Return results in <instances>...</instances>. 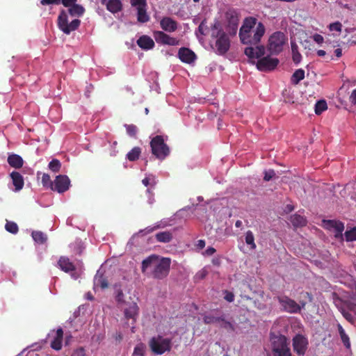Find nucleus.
Segmentation results:
<instances>
[{
    "label": "nucleus",
    "mask_w": 356,
    "mask_h": 356,
    "mask_svg": "<svg viewBox=\"0 0 356 356\" xmlns=\"http://www.w3.org/2000/svg\"><path fill=\"white\" fill-rule=\"evenodd\" d=\"M72 339V336L71 334L66 335V337H65V344L66 345L70 344V343L71 342Z\"/></svg>",
    "instance_id": "nucleus-64"
},
{
    "label": "nucleus",
    "mask_w": 356,
    "mask_h": 356,
    "mask_svg": "<svg viewBox=\"0 0 356 356\" xmlns=\"http://www.w3.org/2000/svg\"><path fill=\"white\" fill-rule=\"evenodd\" d=\"M156 264V254H152L144 259L142 263V272L145 273L152 266Z\"/></svg>",
    "instance_id": "nucleus-31"
},
{
    "label": "nucleus",
    "mask_w": 356,
    "mask_h": 356,
    "mask_svg": "<svg viewBox=\"0 0 356 356\" xmlns=\"http://www.w3.org/2000/svg\"><path fill=\"white\" fill-rule=\"evenodd\" d=\"M6 229L13 234H16L19 232V227L15 222L7 221V223H6Z\"/></svg>",
    "instance_id": "nucleus-41"
},
{
    "label": "nucleus",
    "mask_w": 356,
    "mask_h": 356,
    "mask_svg": "<svg viewBox=\"0 0 356 356\" xmlns=\"http://www.w3.org/2000/svg\"><path fill=\"white\" fill-rule=\"evenodd\" d=\"M348 308L349 311L353 312L355 314V316L356 317V303H349Z\"/></svg>",
    "instance_id": "nucleus-60"
},
{
    "label": "nucleus",
    "mask_w": 356,
    "mask_h": 356,
    "mask_svg": "<svg viewBox=\"0 0 356 356\" xmlns=\"http://www.w3.org/2000/svg\"><path fill=\"white\" fill-rule=\"evenodd\" d=\"M61 167V162L57 159H54L49 163V169L55 173L60 172Z\"/></svg>",
    "instance_id": "nucleus-39"
},
{
    "label": "nucleus",
    "mask_w": 356,
    "mask_h": 356,
    "mask_svg": "<svg viewBox=\"0 0 356 356\" xmlns=\"http://www.w3.org/2000/svg\"><path fill=\"white\" fill-rule=\"evenodd\" d=\"M157 42L175 46L179 44V40L176 39V38H172L170 35H167L163 31H157Z\"/></svg>",
    "instance_id": "nucleus-18"
},
{
    "label": "nucleus",
    "mask_w": 356,
    "mask_h": 356,
    "mask_svg": "<svg viewBox=\"0 0 356 356\" xmlns=\"http://www.w3.org/2000/svg\"><path fill=\"white\" fill-rule=\"evenodd\" d=\"M42 182L44 187H49L52 190L54 181H51V177L49 174H43L42 177Z\"/></svg>",
    "instance_id": "nucleus-42"
},
{
    "label": "nucleus",
    "mask_w": 356,
    "mask_h": 356,
    "mask_svg": "<svg viewBox=\"0 0 356 356\" xmlns=\"http://www.w3.org/2000/svg\"><path fill=\"white\" fill-rule=\"evenodd\" d=\"M203 321L206 324L216 323L226 329H232V324L225 319L223 316H215V314H205L203 317Z\"/></svg>",
    "instance_id": "nucleus-13"
},
{
    "label": "nucleus",
    "mask_w": 356,
    "mask_h": 356,
    "mask_svg": "<svg viewBox=\"0 0 356 356\" xmlns=\"http://www.w3.org/2000/svg\"><path fill=\"white\" fill-rule=\"evenodd\" d=\"M346 239L347 241H356V227L345 233Z\"/></svg>",
    "instance_id": "nucleus-43"
},
{
    "label": "nucleus",
    "mask_w": 356,
    "mask_h": 356,
    "mask_svg": "<svg viewBox=\"0 0 356 356\" xmlns=\"http://www.w3.org/2000/svg\"><path fill=\"white\" fill-rule=\"evenodd\" d=\"M68 13L71 16H82L85 13V8L76 3L69 8Z\"/></svg>",
    "instance_id": "nucleus-30"
},
{
    "label": "nucleus",
    "mask_w": 356,
    "mask_h": 356,
    "mask_svg": "<svg viewBox=\"0 0 356 356\" xmlns=\"http://www.w3.org/2000/svg\"><path fill=\"white\" fill-rule=\"evenodd\" d=\"M197 247L199 249H203L205 247V241L204 240L197 241Z\"/></svg>",
    "instance_id": "nucleus-61"
},
{
    "label": "nucleus",
    "mask_w": 356,
    "mask_h": 356,
    "mask_svg": "<svg viewBox=\"0 0 356 356\" xmlns=\"http://www.w3.org/2000/svg\"><path fill=\"white\" fill-rule=\"evenodd\" d=\"M7 162L14 168L19 169L23 166V159L18 154H11L7 158Z\"/></svg>",
    "instance_id": "nucleus-26"
},
{
    "label": "nucleus",
    "mask_w": 356,
    "mask_h": 356,
    "mask_svg": "<svg viewBox=\"0 0 356 356\" xmlns=\"http://www.w3.org/2000/svg\"><path fill=\"white\" fill-rule=\"evenodd\" d=\"M270 340L273 356H291V351L286 336L270 333Z\"/></svg>",
    "instance_id": "nucleus-3"
},
{
    "label": "nucleus",
    "mask_w": 356,
    "mask_h": 356,
    "mask_svg": "<svg viewBox=\"0 0 356 356\" xmlns=\"http://www.w3.org/2000/svg\"><path fill=\"white\" fill-rule=\"evenodd\" d=\"M11 180H13V184L15 186V191H20L24 186V179L23 176L17 171H14L10 174Z\"/></svg>",
    "instance_id": "nucleus-23"
},
{
    "label": "nucleus",
    "mask_w": 356,
    "mask_h": 356,
    "mask_svg": "<svg viewBox=\"0 0 356 356\" xmlns=\"http://www.w3.org/2000/svg\"><path fill=\"white\" fill-rule=\"evenodd\" d=\"M160 26L163 31L173 33L177 29V22L170 17H164L160 21Z\"/></svg>",
    "instance_id": "nucleus-17"
},
{
    "label": "nucleus",
    "mask_w": 356,
    "mask_h": 356,
    "mask_svg": "<svg viewBox=\"0 0 356 356\" xmlns=\"http://www.w3.org/2000/svg\"><path fill=\"white\" fill-rule=\"evenodd\" d=\"M178 56L181 61L186 63H191L196 58L194 51L188 47H181L178 51Z\"/></svg>",
    "instance_id": "nucleus-16"
},
{
    "label": "nucleus",
    "mask_w": 356,
    "mask_h": 356,
    "mask_svg": "<svg viewBox=\"0 0 356 356\" xmlns=\"http://www.w3.org/2000/svg\"><path fill=\"white\" fill-rule=\"evenodd\" d=\"M244 54L249 58H258L256 66L260 71H270L275 69L279 63L277 58H272L269 55L264 56L265 47L257 45L246 47L244 49Z\"/></svg>",
    "instance_id": "nucleus-2"
},
{
    "label": "nucleus",
    "mask_w": 356,
    "mask_h": 356,
    "mask_svg": "<svg viewBox=\"0 0 356 356\" xmlns=\"http://www.w3.org/2000/svg\"><path fill=\"white\" fill-rule=\"evenodd\" d=\"M72 356H86V350L83 347H79L74 350Z\"/></svg>",
    "instance_id": "nucleus-48"
},
{
    "label": "nucleus",
    "mask_w": 356,
    "mask_h": 356,
    "mask_svg": "<svg viewBox=\"0 0 356 356\" xmlns=\"http://www.w3.org/2000/svg\"><path fill=\"white\" fill-rule=\"evenodd\" d=\"M275 173L273 170H268L264 172V181H270L274 176Z\"/></svg>",
    "instance_id": "nucleus-47"
},
{
    "label": "nucleus",
    "mask_w": 356,
    "mask_h": 356,
    "mask_svg": "<svg viewBox=\"0 0 356 356\" xmlns=\"http://www.w3.org/2000/svg\"><path fill=\"white\" fill-rule=\"evenodd\" d=\"M207 275V271L204 269H202V270L199 271L196 274L195 279L202 280H204Z\"/></svg>",
    "instance_id": "nucleus-54"
},
{
    "label": "nucleus",
    "mask_w": 356,
    "mask_h": 356,
    "mask_svg": "<svg viewBox=\"0 0 356 356\" xmlns=\"http://www.w3.org/2000/svg\"><path fill=\"white\" fill-rule=\"evenodd\" d=\"M224 298L228 302H232L234 300V295L233 293L229 292L228 291H224Z\"/></svg>",
    "instance_id": "nucleus-52"
},
{
    "label": "nucleus",
    "mask_w": 356,
    "mask_h": 356,
    "mask_svg": "<svg viewBox=\"0 0 356 356\" xmlns=\"http://www.w3.org/2000/svg\"><path fill=\"white\" fill-rule=\"evenodd\" d=\"M172 340L168 338H163L157 336V355H161L170 350Z\"/></svg>",
    "instance_id": "nucleus-19"
},
{
    "label": "nucleus",
    "mask_w": 356,
    "mask_h": 356,
    "mask_svg": "<svg viewBox=\"0 0 356 356\" xmlns=\"http://www.w3.org/2000/svg\"><path fill=\"white\" fill-rule=\"evenodd\" d=\"M215 252H216V250H215L213 248H212V247H209V248H208L205 250V252H204V255H207V256H211V255H213Z\"/></svg>",
    "instance_id": "nucleus-58"
},
{
    "label": "nucleus",
    "mask_w": 356,
    "mask_h": 356,
    "mask_svg": "<svg viewBox=\"0 0 356 356\" xmlns=\"http://www.w3.org/2000/svg\"><path fill=\"white\" fill-rule=\"evenodd\" d=\"M172 239V234L170 232H161L157 233V241L169 243Z\"/></svg>",
    "instance_id": "nucleus-34"
},
{
    "label": "nucleus",
    "mask_w": 356,
    "mask_h": 356,
    "mask_svg": "<svg viewBox=\"0 0 356 356\" xmlns=\"http://www.w3.org/2000/svg\"><path fill=\"white\" fill-rule=\"evenodd\" d=\"M211 37L216 39L215 49L217 54L223 55L229 50L230 40L227 33L220 29L218 24L213 25Z\"/></svg>",
    "instance_id": "nucleus-4"
},
{
    "label": "nucleus",
    "mask_w": 356,
    "mask_h": 356,
    "mask_svg": "<svg viewBox=\"0 0 356 356\" xmlns=\"http://www.w3.org/2000/svg\"><path fill=\"white\" fill-rule=\"evenodd\" d=\"M61 3V0H41V4L42 6L47 5H60Z\"/></svg>",
    "instance_id": "nucleus-49"
},
{
    "label": "nucleus",
    "mask_w": 356,
    "mask_h": 356,
    "mask_svg": "<svg viewBox=\"0 0 356 356\" xmlns=\"http://www.w3.org/2000/svg\"><path fill=\"white\" fill-rule=\"evenodd\" d=\"M70 179L67 175H60L56 176L52 188V191L63 193L69 190Z\"/></svg>",
    "instance_id": "nucleus-11"
},
{
    "label": "nucleus",
    "mask_w": 356,
    "mask_h": 356,
    "mask_svg": "<svg viewBox=\"0 0 356 356\" xmlns=\"http://www.w3.org/2000/svg\"><path fill=\"white\" fill-rule=\"evenodd\" d=\"M287 43V36L280 31L273 32L268 38L267 49L270 54L277 55L284 49Z\"/></svg>",
    "instance_id": "nucleus-5"
},
{
    "label": "nucleus",
    "mask_w": 356,
    "mask_h": 356,
    "mask_svg": "<svg viewBox=\"0 0 356 356\" xmlns=\"http://www.w3.org/2000/svg\"><path fill=\"white\" fill-rule=\"evenodd\" d=\"M170 152L169 146L165 143L163 136L157 135V159H165Z\"/></svg>",
    "instance_id": "nucleus-15"
},
{
    "label": "nucleus",
    "mask_w": 356,
    "mask_h": 356,
    "mask_svg": "<svg viewBox=\"0 0 356 356\" xmlns=\"http://www.w3.org/2000/svg\"><path fill=\"white\" fill-rule=\"evenodd\" d=\"M291 223L295 227H302L307 225V218L300 214L295 213L291 216Z\"/></svg>",
    "instance_id": "nucleus-25"
},
{
    "label": "nucleus",
    "mask_w": 356,
    "mask_h": 356,
    "mask_svg": "<svg viewBox=\"0 0 356 356\" xmlns=\"http://www.w3.org/2000/svg\"><path fill=\"white\" fill-rule=\"evenodd\" d=\"M350 102L353 104H356V88L353 90L350 96Z\"/></svg>",
    "instance_id": "nucleus-59"
},
{
    "label": "nucleus",
    "mask_w": 356,
    "mask_h": 356,
    "mask_svg": "<svg viewBox=\"0 0 356 356\" xmlns=\"http://www.w3.org/2000/svg\"><path fill=\"white\" fill-rule=\"evenodd\" d=\"M149 346L152 351L156 353V337H153L149 342Z\"/></svg>",
    "instance_id": "nucleus-56"
},
{
    "label": "nucleus",
    "mask_w": 356,
    "mask_h": 356,
    "mask_svg": "<svg viewBox=\"0 0 356 356\" xmlns=\"http://www.w3.org/2000/svg\"><path fill=\"white\" fill-rule=\"evenodd\" d=\"M343 25L341 22L337 21V22H332L329 25V29L330 31H338L341 33L342 31Z\"/></svg>",
    "instance_id": "nucleus-45"
},
{
    "label": "nucleus",
    "mask_w": 356,
    "mask_h": 356,
    "mask_svg": "<svg viewBox=\"0 0 356 356\" xmlns=\"http://www.w3.org/2000/svg\"><path fill=\"white\" fill-rule=\"evenodd\" d=\"M305 77V71L302 68H299L293 72L292 76H291V82L295 85L299 83V82L304 79Z\"/></svg>",
    "instance_id": "nucleus-27"
},
{
    "label": "nucleus",
    "mask_w": 356,
    "mask_h": 356,
    "mask_svg": "<svg viewBox=\"0 0 356 356\" xmlns=\"http://www.w3.org/2000/svg\"><path fill=\"white\" fill-rule=\"evenodd\" d=\"M245 243L248 245L250 246V249L254 250L256 248V245L254 243V236H253V234H252V232L251 231H248L245 233Z\"/></svg>",
    "instance_id": "nucleus-40"
},
{
    "label": "nucleus",
    "mask_w": 356,
    "mask_h": 356,
    "mask_svg": "<svg viewBox=\"0 0 356 356\" xmlns=\"http://www.w3.org/2000/svg\"><path fill=\"white\" fill-rule=\"evenodd\" d=\"M77 0H61V3L66 8H70L76 4Z\"/></svg>",
    "instance_id": "nucleus-53"
},
{
    "label": "nucleus",
    "mask_w": 356,
    "mask_h": 356,
    "mask_svg": "<svg viewBox=\"0 0 356 356\" xmlns=\"http://www.w3.org/2000/svg\"><path fill=\"white\" fill-rule=\"evenodd\" d=\"M255 24L256 19L254 18L250 17L245 19L243 26L239 30V38L242 43L258 45L257 44L265 33V28L262 22H259L253 29Z\"/></svg>",
    "instance_id": "nucleus-1"
},
{
    "label": "nucleus",
    "mask_w": 356,
    "mask_h": 356,
    "mask_svg": "<svg viewBox=\"0 0 356 356\" xmlns=\"http://www.w3.org/2000/svg\"><path fill=\"white\" fill-rule=\"evenodd\" d=\"M334 53L337 57H341L342 56V49L341 48H337L334 50Z\"/></svg>",
    "instance_id": "nucleus-63"
},
{
    "label": "nucleus",
    "mask_w": 356,
    "mask_h": 356,
    "mask_svg": "<svg viewBox=\"0 0 356 356\" xmlns=\"http://www.w3.org/2000/svg\"><path fill=\"white\" fill-rule=\"evenodd\" d=\"M95 286H99L102 289L108 288L107 280L103 275H97L95 279Z\"/></svg>",
    "instance_id": "nucleus-37"
},
{
    "label": "nucleus",
    "mask_w": 356,
    "mask_h": 356,
    "mask_svg": "<svg viewBox=\"0 0 356 356\" xmlns=\"http://www.w3.org/2000/svg\"><path fill=\"white\" fill-rule=\"evenodd\" d=\"M125 127L128 135L131 137H136L138 131V128L136 125L133 124H125Z\"/></svg>",
    "instance_id": "nucleus-44"
},
{
    "label": "nucleus",
    "mask_w": 356,
    "mask_h": 356,
    "mask_svg": "<svg viewBox=\"0 0 356 356\" xmlns=\"http://www.w3.org/2000/svg\"><path fill=\"white\" fill-rule=\"evenodd\" d=\"M294 209V207L291 204H288L285 207V211L286 213H290Z\"/></svg>",
    "instance_id": "nucleus-62"
},
{
    "label": "nucleus",
    "mask_w": 356,
    "mask_h": 356,
    "mask_svg": "<svg viewBox=\"0 0 356 356\" xmlns=\"http://www.w3.org/2000/svg\"><path fill=\"white\" fill-rule=\"evenodd\" d=\"M145 344L143 343H139L135 346L132 356H145Z\"/></svg>",
    "instance_id": "nucleus-38"
},
{
    "label": "nucleus",
    "mask_w": 356,
    "mask_h": 356,
    "mask_svg": "<svg viewBox=\"0 0 356 356\" xmlns=\"http://www.w3.org/2000/svg\"><path fill=\"white\" fill-rule=\"evenodd\" d=\"M291 49H292V60L298 64L301 61V54L298 51V45L294 42L291 40Z\"/></svg>",
    "instance_id": "nucleus-28"
},
{
    "label": "nucleus",
    "mask_w": 356,
    "mask_h": 356,
    "mask_svg": "<svg viewBox=\"0 0 356 356\" xmlns=\"http://www.w3.org/2000/svg\"><path fill=\"white\" fill-rule=\"evenodd\" d=\"M328 108L327 103L325 99L318 100L315 105V113L321 115L323 111Z\"/></svg>",
    "instance_id": "nucleus-36"
},
{
    "label": "nucleus",
    "mask_w": 356,
    "mask_h": 356,
    "mask_svg": "<svg viewBox=\"0 0 356 356\" xmlns=\"http://www.w3.org/2000/svg\"><path fill=\"white\" fill-rule=\"evenodd\" d=\"M33 240L40 244H44L47 241V236L43 232L40 231H35L32 233Z\"/></svg>",
    "instance_id": "nucleus-35"
},
{
    "label": "nucleus",
    "mask_w": 356,
    "mask_h": 356,
    "mask_svg": "<svg viewBox=\"0 0 356 356\" xmlns=\"http://www.w3.org/2000/svg\"><path fill=\"white\" fill-rule=\"evenodd\" d=\"M292 346L296 354L302 356L308 348V339L302 334H296L292 339Z\"/></svg>",
    "instance_id": "nucleus-8"
},
{
    "label": "nucleus",
    "mask_w": 356,
    "mask_h": 356,
    "mask_svg": "<svg viewBox=\"0 0 356 356\" xmlns=\"http://www.w3.org/2000/svg\"><path fill=\"white\" fill-rule=\"evenodd\" d=\"M277 300L285 312L298 314L301 312L300 305L289 296H277Z\"/></svg>",
    "instance_id": "nucleus-7"
},
{
    "label": "nucleus",
    "mask_w": 356,
    "mask_h": 356,
    "mask_svg": "<svg viewBox=\"0 0 356 356\" xmlns=\"http://www.w3.org/2000/svg\"><path fill=\"white\" fill-rule=\"evenodd\" d=\"M337 326H338V330H339V332L341 339L344 346L346 348H349L350 347V341L349 336L346 334L344 328L340 323H339Z\"/></svg>",
    "instance_id": "nucleus-29"
},
{
    "label": "nucleus",
    "mask_w": 356,
    "mask_h": 356,
    "mask_svg": "<svg viewBox=\"0 0 356 356\" xmlns=\"http://www.w3.org/2000/svg\"><path fill=\"white\" fill-rule=\"evenodd\" d=\"M207 30V26L206 25L205 21H202L200 22V24L198 26V31L202 35H205L207 33L205 31Z\"/></svg>",
    "instance_id": "nucleus-51"
},
{
    "label": "nucleus",
    "mask_w": 356,
    "mask_h": 356,
    "mask_svg": "<svg viewBox=\"0 0 356 356\" xmlns=\"http://www.w3.org/2000/svg\"><path fill=\"white\" fill-rule=\"evenodd\" d=\"M314 40L318 43H322L324 41V38L322 35H319V33H316L313 36Z\"/></svg>",
    "instance_id": "nucleus-57"
},
{
    "label": "nucleus",
    "mask_w": 356,
    "mask_h": 356,
    "mask_svg": "<svg viewBox=\"0 0 356 356\" xmlns=\"http://www.w3.org/2000/svg\"><path fill=\"white\" fill-rule=\"evenodd\" d=\"M81 24V19H73L68 22V15L66 11L62 10L58 17V26L65 34L75 31Z\"/></svg>",
    "instance_id": "nucleus-6"
},
{
    "label": "nucleus",
    "mask_w": 356,
    "mask_h": 356,
    "mask_svg": "<svg viewBox=\"0 0 356 356\" xmlns=\"http://www.w3.org/2000/svg\"><path fill=\"white\" fill-rule=\"evenodd\" d=\"M138 314V305L133 302L129 305V307L124 309V316L127 319H132L134 321H136V318Z\"/></svg>",
    "instance_id": "nucleus-24"
},
{
    "label": "nucleus",
    "mask_w": 356,
    "mask_h": 356,
    "mask_svg": "<svg viewBox=\"0 0 356 356\" xmlns=\"http://www.w3.org/2000/svg\"><path fill=\"white\" fill-rule=\"evenodd\" d=\"M141 154V149L139 147H134L127 154V159L130 161L138 160Z\"/></svg>",
    "instance_id": "nucleus-33"
},
{
    "label": "nucleus",
    "mask_w": 356,
    "mask_h": 356,
    "mask_svg": "<svg viewBox=\"0 0 356 356\" xmlns=\"http://www.w3.org/2000/svg\"><path fill=\"white\" fill-rule=\"evenodd\" d=\"M152 154L156 155V136L152 137L150 141Z\"/></svg>",
    "instance_id": "nucleus-55"
},
{
    "label": "nucleus",
    "mask_w": 356,
    "mask_h": 356,
    "mask_svg": "<svg viewBox=\"0 0 356 356\" xmlns=\"http://www.w3.org/2000/svg\"><path fill=\"white\" fill-rule=\"evenodd\" d=\"M146 6H141L140 8H137L138 14H137V19L140 23H146V22L149 20V15H147Z\"/></svg>",
    "instance_id": "nucleus-32"
},
{
    "label": "nucleus",
    "mask_w": 356,
    "mask_h": 356,
    "mask_svg": "<svg viewBox=\"0 0 356 356\" xmlns=\"http://www.w3.org/2000/svg\"><path fill=\"white\" fill-rule=\"evenodd\" d=\"M58 264L63 271L70 273L74 280H77L79 277V275L76 271V266L70 261L69 258L61 257Z\"/></svg>",
    "instance_id": "nucleus-12"
},
{
    "label": "nucleus",
    "mask_w": 356,
    "mask_h": 356,
    "mask_svg": "<svg viewBox=\"0 0 356 356\" xmlns=\"http://www.w3.org/2000/svg\"><path fill=\"white\" fill-rule=\"evenodd\" d=\"M342 315L346 321L350 322L351 323H354L356 321V317L353 316L350 312H346V310H343L342 312Z\"/></svg>",
    "instance_id": "nucleus-46"
},
{
    "label": "nucleus",
    "mask_w": 356,
    "mask_h": 356,
    "mask_svg": "<svg viewBox=\"0 0 356 356\" xmlns=\"http://www.w3.org/2000/svg\"><path fill=\"white\" fill-rule=\"evenodd\" d=\"M138 45L145 50L152 49L154 47V42L150 36L143 35L137 40Z\"/></svg>",
    "instance_id": "nucleus-21"
},
{
    "label": "nucleus",
    "mask_w": 356,
    "mask_h": 356,
    "mask_svg": "<svg viewBox=\"0 0 356 356\" xmlns=\"http://www.w3.org/2000/svg\"><path fill=\"white\" fill-rule=\"evenodd\" d=\"M131 6L134 7L140 8L141 6H146L145 0H131Z\"/></svg>",
    "instance_id": "nucleus-50"
},
{
    "label": "nucleus",
    "mask_w": 356,
    "mask_h": 356,
    "mask_svg": "<svg viewBox=\"0 0 356 356\" xmlns=\"http://www.w3.org/2000/svg\"><path fill=\"white\" fill-rule=\"evenodd\" d=\"M101 3L106 6L107 10L113 14L120 12L122 9L120 0H101Z\"/></svg>",
    "instance_id": "nucleus-20"
},
{
    "label": "nucleus",
    "mask_w": 356,
    "mask_h": 356,
    "mask_svg": "<svg viewBox=\"0 0 356 356\" xmlns=\"http://www.w3.org/2000/svg\"><path fill=\"white\" fill-rule=\"evenodd\" d=\"M323 227L328 230H332L334 226H337V233L334 234L336 238H343V232L344 230V224L334 220H323Z\"/></svg>",
    "instance_id": "nucleus-14"
},
{
    "label": "nucleus",
    "mask_w": 356,
    "mask_h": 356,
    "mask_svg": "<svg viewBox=\"0 0 356 356\" xmlns=\"http://www.w3.org/2000/svg\"><path fill=\"white\" fill-rule=\"evenodd\" d=\"M64 331L62 327H58L56 330V336L51 343V347L56 350H60L63 347Z\"/></svg>",
    "instance_id": "nucleus-22"
},
{
    "label": "nucleus",
    "mask_w": 356,
    "mask_h": 356,
    "mask_svg": "<svg viewBox=\"0 0 356 356\" xmlns=\"http://www.w3.org/2000/svg\"><path fill=\"white\" fill-rule=\"evenodd\" d=\"M227 22L226 30L232 35H235L238 26V15L235 10H229L225 13Z\"/></svg>",
    "instance_id": "nucleus-9"
},
{
    "label": "nucleus",
    "mask_w": 356,
    "mask_h": 356,
    "mask_svg": "<svg viewBox=\"0 0 356 356\" xmlns=\"http://www.w3.org/2000/svg\"><path fill=\"white\" fill-rule=\"evenodd\" d=\"M171 259L157 256V280L165 278L170 272Z\"/></svg>",
    "instance_id": "nucleus-10"
}]
</instances>
